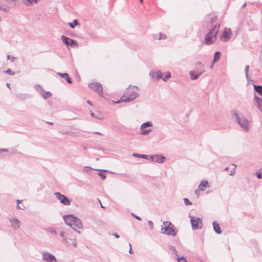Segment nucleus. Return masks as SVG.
Listing matches in <instances>:
<instances>
[{"label":"nucleus","instance_id":"43","mask_svg":"<svg viewBox=\"0 0 262 262\" xmlns=\"http://www.w3.org/2000/svg\"><path fill=\"white\" fill-rule=\"evenodd\" d=\"M148 226H149L150 228L151 229H153L154 225H153V223L152 222V221H148Z\"/></svg>","mask_w":262,"mask_h":262},{"label":"nucleus","instance_id":"2","mask_svg":"<svg viewBox=\"0 0 262 262\" xmlns=\"http://www.w3.org/2000/svg\"><path fill=\"white\" fill-rule=\"evenodd\" d=\"M231 115L234 118L235 121L240 125V126L245 131L248 132L249 129V121L246 119L241 112L234 110L231 111Z\"/></svg>","mask_w":262,"mask_h":262},{"label":"nucleus","instance_id":"37","mask_svg":"<svg viewBox=\"0 0 262 262\" xmlns=\"http://www.w3.org/2000/svg\"><path fill=\"white\" fill-rule=\"evenodd\" d=\"M47 230L50 232V233H51L53 235H55L57 234V232L56 230H54L53 228H49L47 229Z\"/></svg>","mask_w":262,"mask_h":262},{"label":"nucleus","instance_id":"17","mask_svg":"<svg viewBox=\"0 0 262 262\" xmlns=\"http://www.w3.org/2000/svg\"><path fill=\"white\" fill-rule=\"evenodd\" d=\"M57 75L60 76L61 77L64 78L67 82L69 83H72L73 81L69 77V74L67 73H57Z\"/></svg>","mask_w":262,"mask_h":262},{"label":"nucleus","instance_id":"34","mask_svg":"<svg viewBox=\"0 0 262 262\" xmlns=\"http://www.w3.org/2000/svg\"><path fill=\"white\" fill-rule=\"evenodd\" d=\"M233 166V168L232 169V170L230 171L229 174L230 176H233L235 174V169H236V165L235 164L232 165Z\"/></svg>","mask_w":262,"mask_h":262},{"label":"nucleus","instance_id":"61","mask_svg":"<svg viewBox=\"0 0 262 262\" xmlns=\"http://www.w3.org/2000/svg\"><path fill=\"white\" fill-rule=\"evenodd\" d=\"M213 66H212V63L211 64L210 68H212Z\"/></svg>","mask_w":262,"mask_h":262},{"label":"nucleus","instance_id":"40","mask_svg":"<svg viewBox=\"0 0 262 262\" xmlns=\"http://www.w3.org/2000/svg\"><path fill=\"white\" fill-rule=\"evenodd\" d=\"M0 9L4 12H8L9 10L8 8L3 6L1 4H0Z\"/></svg>","mask_w":262,"mask_h":262},{"label":"nucleus","instance_id":"11","mask_svg":"<svg viewBox=\"0 0 262 262\" xmlns=\"http://www.w3.org/2000/svg\"><path fill=\"white\" fill-rule=\"evenodd\" d=\"M231 30L230 28H225L221 35V39L224 41H228L231 38Z\"/></svg>","mask_w":262,"mask_h":262},{"label":"nucleus","instance_id":"19","mask_svg":"<svg viewBox=\"0 0 262 262\" xmlns=\"http://www.w3.org/2000/svg\"><path fill=\"white\" fill-rule=\"evenodd\" d=\"M208 185L209 184L207 181L202 180L199 185V188L200 190L203 191Z\"/></svg>","mask_w":262,"mask_h":262},{"label":"nucleus","instance_id":"33","mask_svg":"<svg viewBox=\"0 0 262 262\" xmlns=\"http://www.w3.org/2000/svg\"><path fill=\"white\" fill-rule=\"evenodd\" d=\"M4 72L6 74H8L10 75H14L15 74V72L12 71L10 69H8L7 70L5 71Z\"/></svg>","mask_w":262,"mask_h":262},{"label":"nucleus","instance_id":"35","mask_svg":"<svg viewBox=\"0 0 262 262\" xmlns=\"http://www.w3.org/2000/svg\"><path fill=\"white\" fill-rule=\"evenodd\" d=\"M249 69V66L248 65L246 66L245 68V74H246V77L247 79H248V78H249V76H248Z\"/></svg>","mask_w":262,"mask_h":262},{"label":"nucleus","instance_id":"59","mask_svg":"<svg viewBox=\"0 0 262 262\" xmlns=\"http://www.w3.org/2000/svg\"><path fill=\"white\" fill-rule=\"evenodd\" d=\"M6 85L7 87H8L9 88H10V84L9 83H7L6 84Z\"/></svg>","mask_w":262,"mask_h":262},{"label":"nucleus","instance_id":"10","mask_svg":"<svg viewBox=\"0 0 262 262\" xmlns=\"http://www.w3.org/2000/svg\"><path fill=\"white\" fill-rule=\"evenodd\" d=\"M61 38L62 42L67 46L73 47L74 46H78V42L76 40L68 38L64 35H62Z\"/></svg>","mask_w":262,"mask_h":262},{"label":"nucleus","instance_id":"36","mask_svg":"<svg viewBox=\"0 0 262 262\" xmlns=\"http://www.w3.org/2000/svg\"><path fill=\"white\" fill-rule=\"evenodd\" d=\"M184 202L186 206H188L192 204V203L187 198L184 199Z\"/></svg>","mask_w":262,"mask_h":262},{"label":"nucleus","instance_id":"50","mask_svg":"<svg viewBox=\"0 0 262 262\" xmlns=\"http://www.w3.org/2000/svg\"><path fill=\"white\" fill-rule=\"evenodd\" d=\"M113 235L117 238L119 237V235L117 233H114L113 234Z\"/></svg>","mask_w":262,"mask_h":262},{"label":"nucleus","instance_id":"58","mask_svg":"<svg viewBox=\"0 0 262 262\" xmlns=\"http://www.w3.org/2000/svg\"><path fill=\"white\" fill-rule=\"evenodd\" d=\"M229 169V167H226L224 169V171H226V170H228Z\"/></svg>","mask_w":262,"mask_h":262},{"label":"nucleus","instance_id":"29","mask_svg":"<svg viewBox=\"0 0 262 262\" xmlns=\"http://www.w3.org/2000/svg\"><path fill=\"white\" fill-rule=\"evenodd\" d=\"M152 131L151 129H141V134L143 135H148L150 132Z\"/></svg>","mask_w":262,"mask_h":262},{"label":"nucleus","instance_id":"23","mask_svg":"<svg viewBox=\"0 0 262 262\" xmlns=\"http://www.w3.org/2000/svg\"><path fill=\"white\" fill-rule=\"evenodd\" d=\"M40 94L45 99H47L52 96V93L50 92H40Z\"/></svg>","mask_w":262,"mask_h":262},{"label":"nucleus","instance_id":"30","mask_svg":"<svg viewBox=\"0 0 262 262\" xmlns=\"http://www.w3.org/2000/svg\"><path fill=\"white\" fill-rule=\"evenodd\" d=\"M255 174L257 178L262 179V169H260V170L256 171Z\"/></svg>","mask_w":262,"mask_h":262},{"label":"nucleus","instance_id":"42","mask_svg":"<svg viewBox=\"0 0 262 262\" xmlns=\"http://www.w3.org/2000/svg\"><path fill=\"white\" fill-rule=\"evenodd\" d=\"M98 175L101 177L102 180H104L106 178V174L102 172H99Z\"/></svg>","mask_w":262,"mask_h":262},{"label":"nucleus","instance_id":"20","mask_svg":"<svg viewBox=\"0 0 262 262\" xmlns=\"http://www.w3.org/2000/svg\"><path fill=\"white\" fill-rule=\"evenodd\" d=\"M221 53L219 51H216L214 54V57L212 61V66L214 65V63L216 62L219 60L221 58Z\"/></svg>","mask_w":262,"mask_h":262},{"label":"nucleus","instance_id":"49","mask_svg":"<svg viewBox=\"0 0 262 262\" xmlns=\"http://www.w3.org/2000/svg\"><path fill=\"white\" fill-rule=\"evenodd\" d=\"M129 253H130V254H132L133 253V250H132V245H131L130 244H129Z\"/></svg>","mask_w":262,"mask_h":262},{"label":"nucleus","instance_id":"27","mask_svg":"<svg viewBox=\"0 0 262 262\" xmlns=\"http://www.w3.org/2000/svg\"><path fill=\"white\" fill-rule=\"evenodd\" d=\"M69 27H70L71 28H74L77 25H79V24L78 23V21L77 20L75 19L74 20L73 23H69L68 24Z\"/></svg>","mask_w":262,"mask_h":262},{"label":"nucleus","instance_id":"6","mask_svg":"<svg viewBox=\"0 0 262 262\" xmlns=\"http://www.w3.org/2000/svg\"><path fill=\"white\" fill-rule=\"evenodd\" d=\"M190 223L193 230L202 229V221L200 217L190 216Z\"/></svg>","mask_w":262,"mask_h":262},{"label":"nucleus","instance_id":"38","mask_svg":"<svg viewBox=\"0 0 262 262\" xmlns=\"http://www.w3.org/2000/svg\"><path fill=\"white\" fill-rule=\"evenodd\" d=\"M62 243H63V244H64V245H70L68 242V239L67 237V236L66 237H64L63 238H62Z\"/></svg>","mask_w":262,"mask_h":262},{"label":"nucleus","instance_id":"25","mask_svg":"<svg viewBox=\"0 0 262 262\" xmlns=\"http://www.w3.org/2000/svg\"><path fill=\"white\" fill-rule=\"evenodd\" d=\"M152 126V123L151 121H147L143 123L141 126V129L147 127H151Z\"/></svg>","mask_w":262,"mask_h":262},{"label":"nucleus","instance_id":"54","mask_svg":"<svg viewBox=\"0 0 262 262\" xmlns=\"http://www.w3.org/2000/svg\"><path fill=\"white\" fill-rule=\"evenodd\" d=\"M246 5H247V3H245L243 5V6H242V8H243L245 7L246 6Z\"/></svg>","mask_w":262,"mask_h":262},{"label":"nucleus","instance_id":"39","mask_svg":"<svg viewBox=\"0 0 262 262\" xmlns=\"http://www.w3.org/2000/svg\"><path fill=\"white\" fill-rule=\"evenodd\" d=\"M170 77H171V75H170V73L168 72L167 74V75L164 78H163V80L164 81H166Z\"/></svg>","mask_w":262,"mask_h":262},{"label":"nucleus","instance_id":"55","mask_svg":"<svg viewBox=\"0 0 262 262\" xmlns=\"http://www.w3.org/2000/svg\"><path fill=\"white\" fill-rule=\"evenodd\" d=\"M22 202L21 200H17V204L18 205L19 203H20Z\"/></svg>","mask_w":262,"mask_h":262},{"label":"nucleus","instance_id":"47","mask_svg":"<svg viewBox=\"0 0 262 262\" xmlns=\"http://www.w3.org/2000/svg\"><path fill=\"white\" fill-rule=\"evenodd\" d=\"M8 151H9V150L8 149H6V148L0 149V153L3 152H8Z\"/></svg>","mask_w":262,"mask_h":262},{"label":"nucleus","instance_id":"46","mask_svg":"<svg viewBox=\"0 0 262 262\" xmlns=\"http://www.w3.org/2000/svg\"><path fill=\"white\" fill-rule=\"evenodd\" d=\"M72 245L75 248L77 247V242L75 239H73Z\"/></svg>","mask_w":262,"mask_h":262},{"label":"nucleus","instance_id":"15","mask_svg":"<svg viewBox=\"0 0 262 262\" xmlns=\"http://www.w3.org/2000/svg\"><path fill=\"white\" fill-rule=\"evenodd\" d=\"M151 159L150 160L154 162L162 163L166 160V158L163 156L154 155L151 156Z\"/></svg>","mask_w":262,"mask_h":262},{"label":"nucleus","instance_id":"41","mask_svg":"<svg viewBox=\"0 0 262 262\" xmlns=\"http://www.w3.org/2000/svg\"><path fill=\"white\" fill-rule=\"evenodd\" d=\"M166 38V36L165 34L163 33H160L159 34V39H165Z\"/></svg>","mask_w":262,"mask_h":262},{"label":"nucleus","instance_id":"53","mask_svg":"<svg viewBox=\"0 0 262 262\" xmlns=\"http://www.w3.org/2000/svg\"><path fill=\"white\" fill-rule=\"evenodd\" d=\"M94 134H96V135H102V134H101V133H100V132H94Z\"/></svg>","mask_w":262,"mask_h":262},{"label":"nucleus","instance_id":"52","mask_svg":"<svg viewBox=\"0 0 262 262\" xmlns=\"http://www.w3.org/2000/svg\"><path fill=\"white\" fill-rule=\"evenodd\" d=\"M86 103H87L88 104H89V105H92V102H91L90 100H88V101H86Z\"/></svg>","mask_w":262,"mask_h":262},{"label":"nucleus","instance_id":"9","mask_svg":"<svg viewBox=\"0 0 262 262\" xmlns=\"http://www.w3.org/2000/svg\"><path fill=\"white\" fill-rule=\"evenodd\" d=\"M54 195L56 196L57 199L59 200L61 204L66 206L70 205L71 201L66 195H63L58 192H55Z\"/></svg>","mask_w":262,"mask_h":262},{"label":"nucleus","instance_id":"57","mask_svg":"<svg viewBox=\"0 0 262 262\" xmlns=\"http://www.w3.org/2000/svg\"><path fill=\"white\" fill-rule=\"evenodd\" d=\"M16 58L13 56H12V61L13 62Z\"/></svg>","mask_w":262,"mask_h":262},{"label":"nucleus","instance_id":"4","mask_svg":"<svg viewBox=\"0 0 262 262\" xmlns=\"http://www.w3.org/2000/svg\"><path fill=\"white\" fill-rule=\"evenodd\" d=\"M164 226L161 228V232L164 234L176 236L177 232L174 229V226L169 222H163Z\"/></svg>","mask_w":262,"mask_h":262},{"label":"nucleus","instance_id":"63","mask_svg":"<svg viewBox=\"0 0 262 262\" xmlns=\"http://www.w3.org/2000/svg\"><path fill=\"white\" fill-rule=\"evenodd\" d=\"M101 207L102 208H103V206L101 204Z\"/></svg>","mask_w":262,"mask_h":262},{"label":"nucleus","instance_id":"64","mask_svg":"<svg viewBox=\"0 0 262 262\" xmlns=\"http://www.w3.org/2000/svg\"><path fill=\"white\" fill-rule=\"evenodd\" d=\"M140 3H142V0H140Z\"/></svg>","mask_w":262,"mask_h":262},{"label":"nucleus","instance_id":"56","mask_svg":"<svg viewBox=\"0 0 262 262\" xmlns=\"http://www.w3.org/2000/svg\"><path fill=\"white\" fill-rule=\"evenodd\" d=\"M47 123L50 125H53V122H47Z\"/></svg>","mask_w":262,"mask_h":262},{"label":"nucleus","instance_id":"32","mask_svg":"<svg viewBox=\"0 0 262 262\" xmlns=\"http://www.w3.org/2000/svg\"><path fill=\"white\" fill-rule=\"evenodd\" d=\"M35 89L39 93L44 92L43 88L39 84L35 85Z\"/></svg>","mask_w":262,"mask_h":262},{"label":"nucleus","instance_id":"16","mask_svg":"<svg viewBox=\"0 0 262 262\" xmlns=\"http://www.w3.org/2000/svg\"><path fill=\"white\" fill-rule=\"evenodd\" d=\"M10 222L11 223V227L13 229H16L19 228L20 226V222L17 218H11L10 219Z\"/></svg>","mask_w":262,"mask_h":262},{"label":"nucleus","instance_id":"60","mask_svg":"<svg viewBox=\"0 0 262 262\" xmlns=\"http://www.w3.org/2000/svg\"><path fill=\"white\" fill-rule=\"evenodd\" d=\"M10 56L9 55L7 56V59H9L10 58Z\"/></svg>","mask_w":262,"mask_h":262},{"label":"nucleus","instance_id":"5","mask_svg":"<svg viewBox=\"0 0 262 262\" xmlns=\"http://www.w3.org/2000/svg\"><path fill=\"white\" fill-rule=\"evenodd\" d=\"M254 89L261 96V98H260L255 94L253 100L255 102V105L262 112V86L254 85Z\"/></svg>","mask_w":262,"mask_h":262},{"label":"nucleus","instance_id":"14","mask_svg":"<svg viewBox=\"0 0 262 262\" xmlns=\"http://www.w3.org/2000/svg\"><path fill=\"white\" fill-rule=\"evenodd\" d=\"M63 219L65 223L70 227L71 226L73 219H74V215L73 214L64 215Z\"/></svg>","mask_w":262,"mask_h":262},{"label":"nucleus","instance_id":"13","mask_svg":"<svg viewBox=\"0 0 262 262\" xmlns=\"http://www.w3.org/2000/svg\"><path fill=\"white\" fill-rule=\"evenodd\" d=\"M205 72V69L201 71H191L189 72V75L191 80H196L199 77Z\"/></svg>","mask_w":262,"mask_h":262},{"label":"nucleus","instance_id":"12","mask_svg":"<svg viewBox=\"0 0 262 262\" xmlns=\"http://www.w3.org/2000/svg\"><path fill=\"white\" fill-rule=\"evenodd\" d=\"M42 259L48 262H57L55 257L47 252L42 253Z\"/></svg>","mask_w":262,"mask_h":262},{"label":"nucleus","instance_id":"7","mask_svg":"<svg viewBox=\"0 0 262 262\" xmlns=\"http://www.w3.org/2000/svg\"><path fill=\"white\" fill-rule=\"evenodd\" d=\"M89 87L95 91L100 96H103V88L100 83L98 82L91 83L89 84Z\"/></svg>","mask_w":262,"mask_h":262},{"label":"nucleus","instance_id":"21","mask_svg":"<svg viewBox=\"0 0 262 262\" xmlns=\"http://www.w3.org/2000/svg\"><path fill=\"white\" fill-rule=\"evenodd\" d=\"M133 156L134 157L141 158H143V159H147V160H150V159H151L150 155L138 154H136V153H134L133 154Z\"/></svg>","mask_w":262,"mask_h":262},{"label":"nucleus","instance_id":"51","mask_svg":"<svg viewBox=\"0 0 262 262\" xmlns=\"http://www.w3.org/2000/svg\"><path fill=\"white\" fill-rule=\"evenodd\" d=\"M17 208H19V209H24V208L22 207V206H19L18 205H17Z\"/></svg>","mask_w":262,"mask_h":262},{"label":"nucleus","instance_id":"18","mask_svg":"<svg viewBox=\"0 0 262 262\" xmlns=\"http://www.w3.org/2000/svg\"><path fill=\"white\" fill-rule=\"evenodd\" d=\"M212 225L213 230L215 232V233L218 234H221L222 231L221 229L220 224L215 221L213 222Z\"/></svg>","mask_w":262,"mask_h":262},{"label":"nucleus","instance_id":"31","mask_svg":"<svg viewBox=\"0 0 262 262\" xmlns=\"http://www.w3.org/2000/svg\"><path fill=\"white\" fill-rule=\"evenodd\" d=\"M169 249L172 251V253L175 254L176 256H177V255H178L174 247L172 246H169Z\"/></svg>","mask_w":262,"mask_h":262},{"label":"nucleus","instance_id":"22","mask_svg":"<svg viewBox=\"0 0 262 262\" xmlns=\"http://www.w3.org/2000/svg\"><path fill=\"white\" fill-rule=\"evenodd\" d=\"M155 75H156V76L157 77V79H160L162 78V73L160 71L156 72H153L150 73V75L152 77H154L155 76Z\"/></svg>","mask_w":262,"mask_h":262},{"label":"nucleus","instance_id":"1","mask_svg":"<svg viewBox=\"0 0 262 262\" xmlns=\"http://www.w3.org/2000/svg\"><path fill=\"white\" fill-rule=\"evenodd\" d=\"M138 89L137 86L129 85L126 89L121 98L115 103L128 102L135 99L139 96V94L137 93Z\"/></svg>","mask_w":262,"mask_h":262},{"label":"nucleus","instance_id":"48","mask_svg":"<svg viewBox=\"0 0 262 262\" xmlns=\"http://www.w3.org/2000/svg\"><path fill=\"white\" fill-rule=\"evenodd\" d=\"M91 117H93V118H97V119H100V118H99L97 117L96 116L95 114L94 113H93V112H91Z\"/></svg>","mask_w":262,"mask_h":262},{"label":"nucleus","instance_id":"45","mask_svg":"<svg viewBox=\"0 0 262 262\" xmlns=\"http://www.w3.org/2000/svg\"><path fill=\"white\" fill-rule=\"evenodd\" d=\"M60 236L63 238L64 237H66L67 236H66V233L64 231H61L60 233Z\"/></svg>","mask_w":262,"mask_h":262},{"label":"nucleus","instance_id":"8","mask_svg":"<svg viewBox=\"0 0 262 262\" xmlns=\"http://www.w3.org/2000/svg\"><path fill=\"white\" fill-rule=\"evenodd\" d=\"M73 230L77 231L78 233H80V231H77V229H80L82 228V224L81 220L74 215L73 222L70 226Z\"/></svg>","mask_w":262,"mask_h":262},{"label":"nucleus","instance_id":"28","mask_svg":"<svg viewBox=\"0 0 262 262\" xmlns=\"http://www.w3.org/2000/svg\"><path fill=\"white\" fill-rule=\"evenodd\" d=\"M196 70V71H201L203 69H204L203 66L201 62H197L195 64Z\"/></svg>","mask_w":262,"mask_h":262},{"label":"nucleus","instance_id":"44","mask_svg":"<svg viewBox=\"0 0 262 262\" xmlns=\"http://www.w3.org/2000/svg\"><path fill=\"white\" fill-rule=\"evenodd\" d=\"M132 215L133 217H134L135 219H137L138 220L141 221L142 220L140 216H137L134 213H132Z\"/></svg>","mask_w":262,"mask_h":262},{"label":"nucleus","instance_id":"26","mask_svg":"<svg viewBox=\"0 0 262 262\" xmlns=\"http://www.w3.org/2000/svg\"><path fill=\"white\" fill-rule=\"evenodd\" d=\"M175 258L178 262H187L185 258L183 256H180L179 255H177V256L175 257Z\"/></svg>","mask_w":262,"mask_h":262},{"label":"nucleus","instance_id":"24","mask_svg":"<svg viewBox=\"0 0 262 262\" xmlns=\"http://www.w3.org/2000/svg\"><path fill=\"white\" fill-rule=\"evenodd\" d=\"M17 98L19 100H24L29 97V95L24 94H18L16 96Z\"/></svg>","mask_w":262,"mask_h":262},{"label":"nucleus","instance_id":"3","mask_svg":"<svg viewBox=\"0 0 262 262\" xmlns=\"http://www.w3.org/2000/svg\"><path fill=\"white\" fill-rule=\"evenodd\" d=\"M220 27V24H216L213 27L211 28L205 36V44L210 46L216 41L217 35L219 32Z\"/></svg>","mask_w":262,"mask_h":262},{"label":"nucleus","instance_id":"62","mask_svg":"<svg viewBox=\"0 0 262 262\" xmlns=\"http://www.w3.org/2000/svg\"><path fill=\"white\" fill-rule=\"evenodd\" d=\"M197 191V190H195V193H196Z\"/></svg>","mask_w":262,"mask_h":262}]
</instances>
